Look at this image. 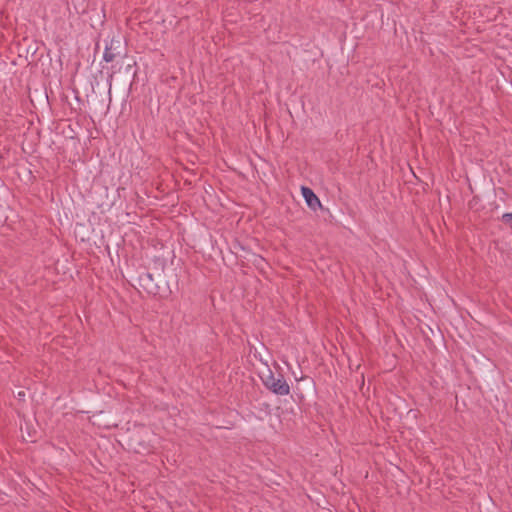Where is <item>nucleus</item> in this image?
Instances as JSON below:
<instances>
[{"label":"nucleus","mask_w":512,"mask_h":512,"mask_svg":"<svg viewBox=\"0 0 512 512\" xmlns=\"http://www.w3.org/2000/svg\"><path fill=\"white\" fill-rule=\"evenodd\" d=\"M301 193H302L303 198L305 199L307 206L311 210L317 211L319 209H322L321 201L319 200L317 195L310 188L302 186Z\"/></svg>","instance_id":"2"},{"label":"nucleus","mask_w":512,"mask_h":512,"mask_svg":"<svg viewBox=\"0 0 512 512\" xmlns=\"http://www.w3.org/2000/svg\"><path fill=\"white\" fill-rule=\"evenodd\" d=\"M261 379L264 385L273 393L277 395H288L290 392V387L288 383L285 381L282 375H278L277 377L273 374L270 369H266L265 372L262 373Z\"/></svg>","instance_id":"1"},{"label":"nucleus","mask_w":512,"mask_h":512,"mask_svg":"<svg viewBox=\"0 0 512 512\" xmlns=\"http://www.w3.org/2000/svg\"><path fill=\"white\" fill-rule=\"evenodd\" d=\"M115 43H117L118 45L120 44L119 41L111 40L110 45L106 46V48H105V51H104V54H103V59L106 62L113 61L115 56H116L115 53L113 52V50L115 49V47H114Z\"/></svg>","instance_id":"3"},{"label":"nucleus","mask_w":512,"mask_h":512,"mask_svg":"<svg viewBox=\"0 0 512 512\" xmlns=\"http://www.w3.org/2000/svg\"><path fill=\"white\" fill-rule=\"evenodd\" d=\"M502 219L503 221L506 223V224H509L510 226H512V213H506L502 216Z\"/></svg>","instance_id":"4"},{"label":"nucleus","mask_w":512,"mask_h":512,"mask_svg":"<svg viewBox=\"0 0 512 512\" xmlns=\"http://www.w3.org/2000/svg\"><path fill=\"white\" fill-rule=\"evenodd\" d=\"M17 396H18L19 399H24L25 398V392L24 391H20V392H18Z\"/></svg>","instance_id":"5"}]
</instances>
